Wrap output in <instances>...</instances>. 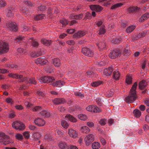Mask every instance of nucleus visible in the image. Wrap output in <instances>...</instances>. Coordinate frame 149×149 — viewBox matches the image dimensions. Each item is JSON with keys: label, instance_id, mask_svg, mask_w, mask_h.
Returning a JSON list of instances; mask_svg holds the SVG:
<instances>
[{"label": "nucleus", "instance_id": "nucleus-9", "mask_svg": "<svg viewBox=\"0 0 149 149\" xmlns=\"http://www.w3.org/2000/svg\"><path fill=\"white\" fill-rule=\"evenodd\" d=\"M121 52L120 50L111 51L110 52L109 56L111 58L115 59L120 55Z\"/></svg>", "mask_w": 149, "mask_h": 149}, {"label": "nucleus", "instance_id": "nucleus-6", "mask_svg": "<svg viewBox=\"0 0 149 149\" xmlns=\"http://www.w3.org/2000/svg\"><path fill=\"white\" fill-rule=\"evenodd\" d=\"M94 136L92 134L87 135L84 139V141L87 146H89L94 140Z\"/></svg>", "mask_w": 149, "mask_h": 149}, {"label": "nucleus", "instance_id": "nucleus-63", "mask_svg": "<svg viewBox=\"0 0 149 149\" xmlns=\"http://www.w3.org/2000/svg\"><path fill=\"white\" fill-rule=\"evenodd\" d=\"M60 23H61L63 25L65 26L68 24V21L65 20H61L60 21Z\"/></svg>", "mask_w": 149, "mask_h": 149}, {"label": "nucleus", "instance_id": "nucleus-41", "mask_svg": "<svg viewBox=\"0 0 149 149\" xmlns=\"http://www.w3.org/2000/svg\"><path fill=\"white\" fill-rule=\"evenodd\" d=\"M41 42L42 43L48 46L50 45V41L45 39H43L41 40Z\"/></svg>", "mask_w": 149, "mask_h": 149}, {"label": "nucleus", "instance_id": "nucleus-21", "mask_svg": "<svg viewBox=\"0 0 149 149\" xmlns=\"http://www.w3.org/2000/svg\"><path fill=\"white\" fill-rule=\"evenodd\" d=\"M120 77V74L119 71L116 70L113 72V78L114 79L118 80Z\"/></svg>", "mask_w": 149, "mask_h": 149}, {"label": "nucleus", "instance_id": "nucleus-42", "mask_svg": "<svg viewBox=\"0 0 149 149\" xmlns=\"http://www.w3.org/2000/svg\"><path fill=\"white\" fill-rule=\"evenodd\" d=\"M102 84L101 81H96L91 83V86L93 87H96Z\"/></svg>", "mask_w": 149, "mask_h": 149}, {"label": "nucleus", "instance_id": "nucleus-52", "mask_svg": "<svg viewBox=\"0 0 149 149\" xmlns=\"http://www.w3.org/2000/svg\"><path fill=\"white\" fill-rule=\"evenodd\" d=\"M16 139L20 141L22 140L23 139V137L22 135L20 134H17L15 136Z\"/></svg>", "mask_w": 149, "mask_h": 149}, {"label": "nucleus", "instance_id": "nucleus-54", "mask_svg": "<svg viewBox=\"0 0 149 149\" xmlns=\"http://www.w3.org/2000/svg\"><path fill=\"white\" fill-rule=\"evenodd\" d=\"M130 51L128 49H125L123 53L124 55L126 56H129L130 54Z\"/></svg>", "mask_w": 149, "mask_h": 149}, {"label": "nucleus", "instance_id": "nucleus-44", "mask_svg": "<svg viewBox=\"0 0 149 149\" xmlns=\"http://www.w3.org/2000/svg\"><path fill=\"white\" fill-rule=\"evenodd\" d=\"M121 41L120 38H114L111 40L112 43L115 44H118Z\"/></svg>", "mask_w": 149, "mask_h": 149}, {"label": "nucleus", "instance_id": "nucleus-5", "mask_svg": "<svg viewBox=\"0 0 149 149\" xmlns=\"http://www.w3.org/2000/svg\"><path fill=\"white\" fill-rule=\"evenodd\" d=\"M82 52L84 55L88 57H92L94 55L93 51L90 49L86 47L82 48Z\"/></svg>", "mask_w": 149, "mask_h": 149}, {"label": "nucleus", "instance_id": "nucleus-8", "mask_svg": "<svg viewBox=\"0 0 149 149\" xmlns=\"http://www.w3.org/2000/svg\"><path fill=\"white\" fill-rule=\"evenodd\" d=\"M6 27L11 31H16L17 29V26L14 22H8L6 24Z\"/></svg>", "mask_w": 149, "mask_h": 149}, {"label": "nucleus", "instance_id": "nucleus-27", "mask_svg": "<svg viewBox=\"0 0 149 149\" xmlns=\"http://www.w3.org/2000/svg\"><path fill=\"white\" fill-rule=\"evenodd\" d=\"M25 40L24 37L22 36H18L17 38L15 39V41L16 42H24V40Z\"/></svg>", "mask_w": 149, "mask_h": 149}, {"label": "nucleus", "instance_id": "nucleus-7", "mask_svg": "<svg viewBox=\"0 0 149 149\" xmlns=\"http://www.w3.org/2000/svg\"><path fill=\"white\" fill-rule=\"evenodd\" d=\"M54 80L53 77L50 76H45L41 77L39 79V81L41 83H49Z\"/></svg>", "mask_w": 149, "mask_h": 149}, {"label": "nucleus", "instance_id": "nucleus-1", "mask_svg": "<svg viewBox=\"0 0 149 149\" xmlns=\"http://www.w3.org/2000/svg\"><path fill=\"white\" fill-rule=\"evenodd\" d=\"M137 86V84L135 82L133 85L130 91L129 95L125 98V101L129 103L134 102L137 97L136 89Z\"/></svg>", "mask_w": 149, "mask_h": 149}, {"label": "nucleus", "instance_id": "nucleus-55", "mask_svg": "<svg viewBox=\"0 0 149 149\" xmlns=\"http://www.w3.org/2000/svg\"><path fill=\"white\" fill-rule=\"evenodd\" d=\"M74 95L76 96H78L81 98H83L84 97V95L83 94H82L81 93L79 92H74Z\"/></svg>", "mask_w": 149, "mask_h": 149}, {"label": "nucleus", "instance_id": "nucleus-39", "mask_svg": "<svg viewBox=\"0 0 149 149\" xmlns=\"http://www.w3.org/2000/svg\"><path fill=\"white\" fill-rule=\"evenodd\" d=\"M26 83L27 84H36L37 82L36 81L35 79L33 78L29 79V80H26Z\"/></svg>", "mask_w": 149, "mask_h": 149}, {"label": "nucleus", "instance_id": "nucleus-33", "mask_svg": "<svg viewBox=\"0 0 149 149\" xmlns=\"http://www.w3.org/2000/svg\"><path fill=\"white\" fill-rule=\"evenodd\" d=\"M40 114L44 117H48L50 116V113L46 110L42 111L40 112Z\"/></svg>", "mask_w": 149, "mask_h": 149}, {"label": "nucleus", "instance_id": "nucleus-32", "mask_svg": "<svg viewBox=\"0 0 149 149\" xmlns=\"http://www.w3.org/2000/svg\"><path fill=\"white\" fill-rule=\"evenodd\" d=\"M33 136L34 140L36 141L39 140L40 138L41 135L39 132H36L33 134Z\"/></svg>", "mask_w": 149, "mask_h": 149}, {"label": "nucleus", "instance_id": "nucleus-17", "mask_svg": "<svg viewBox=\"0 0 149 149\" xmlns=\"http://www.w3.org/2000/svg\"><path fill=\"white\" fill-rule=\"evenodd\" d=\"M52 63L54 66L57 67L60 66L61 64L60 60L59 58H57L53 59Z\"/></svg>", "mask_w": 149, "mask_h": 149}, {"label": "nucleus", "instance_id": "nucleus-10", "mask_svg": "<svg viewBox=\"0 0 149 149\" xmlns=\"http://www.w3.org/2000/svg\"><path fill=\"white\" fill-rule=\"evenodd\" d=\"M35 62L38 64H40L41 65H44L48 64V61L45 59L44 57H42L37 58L35 60Z\"/></svg>", "mask_w": 149, "mask_h": 149}, {"label": "nucleus", "instance_id": "nucleus-23", "mask_svg": "<svg viewBox=\"0 0 149 149\" xmlns=\"http://www.w3.org/2000/svg\"><path fill=\"white\" fill-rule=\"evenodd\" d=\"M53 103L55 104H63L65 102V100L63 98H56L53 101Z\"/></svg>", "mask_w": 149, "mask_h": 149}, {"label": "nucleus", "instance_id": "nucleus-38", "mask_svg": "<svg viewBox=\"0 0 149 149\" xmlns=\"http://www.w3.org/2000/svg\"><path fill=\"white\" fill-rule=\"evenodd\" d=\"M45 17L44 15L43 14L37 15L35 17L34 19L36 20H40L44 19Z\"/></svg>", "mask_w": 149, "mask_h": 149}, {"label": "nucleus", "instance_id": "nucleus-25", "mask_svg": "<svg viewBox=\"0 0 149 149\" xmlns=\"http://www.w3.org/2000/svg\"><path fill=\"white\" fill-rule=\"evenodd\" d=\"M147 85V83L144 80H142L139 82V87L141 89H144Z\"/></svg>", "mask_w": 149, "mask_h": 149}, {"label": "nucleus", "instance_id": "nucleus-62", "mask_svg": "<svg viewBox=\"0 0 149 149\" xmlns=\"http://www.w3.org/2000/svg\"><path fill=\"white\" fill-rule=\"evenodd\" d=\"M99 123L101 125H104L107 123V121L105 119H102L99 121Z\"/></svg>", "mask_w": 149, "mask_h": 149}, {"label": "nucleus", "instance_id": "nucleus-60", "mask_svg": "<svg viewBox=\"0 0 149 149\" xmlns=\"http://www.w3.org/2000/svg\"><path fill=\"white\" fill-rule=\"evenodd\" d=\"M93 107H94L93 106L89 105L86 108V109L88 111L92 112L93 110Z\"/></svg>", "mask_w": 149, "mask_h": 149}, {"label": "nucleus", "instance_id": "nucleus-14", "mask_svg": "<svg viewBox=\"0 0 149 149\" xmlns=\"http://www.w3.org/2000/svg\"><path fill=\"white\" fill-rule=\"evenodd\" d=\"M86 33L83 31H79L73 35V37L75 38H79L84 36Z\"/></svg>", "mask_w": 149, "mask_h": 149}, {"label": "nucleus", "instance_id": "nucleus-61", "mask_svg": "<svg viewBox=\"0 0 149 149\" xmlns=\"http://www.w3.org/2000/svg\"><path fill=\"white\" fill-rule=\"evenodd\" d=\"M29 132L28 131H26L23 133L24 136L26 139H28L29 137Z\"/></svg>", "mask_w": 149, "mask_h": 149}, {"label": "nucleus", "instance_id": "nucleus-26", "mask_svg": "<svg viewBox=\"0 0 149 149\" xmlns=\"http://www.w3.org/2000/svg\"><path fill=\"white\" fill-rule=\"evenodd\" d=\"M149 18V13H145L140 18V22H142Z\"/></svg>", "mask_w": 149, "mask_h": 149}, {"label": "nucleus", "instance_id": "nucleus-20", "mask_svg": "<svg viewBox=\"0 0 149 149\" xmlns=\"http://www.w3.org/2000/svg\"><path fill=\"white\" fill-rule=\"evenodd\" d=\"M113 71V69L111 67H109L104 70V74L106 76H109L111 74Z\"/></svg>", "mask_w": 149, "mask_h": 149}, {"label": "nucleus", "instance_id": "nucleus-45", "mask_svg": "<svg viewBox=\"0 0 149 149\" xmlns=\"http://www.w3.org/2000/svg\"><path fill=\"white\" fill-rule=\"evenodd\" d=\"M41 109V107L40 106H36L31 108V110L33 111H40Z\"/></svg>", "mask_w": 149, "mask_h": 149}, {"label": "nucleus", "instance_id": "nucleus-64", "mask_svg": "<svg viewBox=\"0 0 149 149\" xmlns=\"http://www.w3.org/2000/svg\"><path fill=\"white\" fill-rule=\"evenodd\" d=\"M15 108L18 110H22L24 109L23 107L21 105H17L15 106Z\"/></svg>", "mask_w": 149, "mask_h": 149}, {"label": "nucleus", "instance_id": "nucleus-31", "mask_svg": "<svg viewBox=\"0 0 149 149\" xmlns=\"http://www.w3.org/2000/svg\"><path fill=\"white\" fill-rule=\"evenodd\" d=\"M133 113L135 117L138 118L141 115V112L138 109H135L133 111Z\"/></svg>", "mask_w": 149, "mask_h": 149}, {"label": "nucleus", "instance_id": "nucleus-4", "mask_svg": "<svg viewBox=\"0 0 149 149\" xmlns=\"http://www.w3.org/2000/svg\"><path fill=\"white\" fill-rule=\"evenodd\" d=\"M9 50V47L7 43L0 42V54L7 52Z\"/></svg>", "mask_w": 149, "mask_h": 149}, {"label": "nucleus", "instance_id": "nucleus-47", "mask_svg": "<svg viewBox=\"0 0 149 149\" xmlns=\"http://www.w3.org/2000/svg\"><path fill=\"white\" fill-rule=\"evenodd\" d=\"M42 51L41 50H40L39 53L37 52L34 54L32 56L35 57H37L38 56L43 55L44 54V52H42Z\"/></svg>", "mask_w": 149, "mask_h": 149}, {"label": "nucleus", "instance_id": "nucleus-28", "mask_svg": "<svg viewBox=\"0 0 149 149\" xmlns=\"http://www.w3.org/2000/svg\"><path fill=\"white\" fill-rule=\"evenodd\" d=\"M81 130L83 133L86 134L90 132V129L87 126H84L81 127Z\"/></svg>", "mask_w": 149, "mask_h": 149}, {"label": "nucleus", "instance_id": "nucleus-29", "mask_svg": "<svg viewBox=\"0 0 149 149\" xmlns=\"http://www.w3.org/2000/svg\"><path fill=\"white\" fill-rule=\"evenodd\" d=\"M136 26L134 25H132L127 27L126 30V31L128 33H130L135 29Z\"/></svg>", "mask_w": 149, "mask_h": 149}, {"label": "nucleus", "instance_id": "nucleus-15", "mask_svg": "<svg viewBox=\"0 0 149 149\" xmlns=\"http://www.w3.org/2000/svg\"><path fill=\"white\" fill-rule=\"evenodd\" d=\"M90 8L92 10H95L98 12L101 11L102 10V8L97 5H91L90 6Z\"/></svg>", "mask_w": 149, "mask_h": 149}, {"label": "nucleus", "instance_id": "nucleus-36", "mask_svg": "<svg viewBox=\"0 0 149 149\" xmlns=\"http://www.w3.org/2000/svg\"><path fill=\"white\" fill-rule=\"evenodd\" d=\"M106 32V30L104 26H102L100 28L98 34L99 35H102L104 34Z\"/></svg>", "mask_w": 149, "mask_h": 149}, {"label": "nucleus", "instance_id": "nucleus-46", "mask_svg": "<svg viewBox=\"0 0 149 149\" xmlns=\"http://www.w3.org/2000/svg\"><path fill=\"white\" fill-rule=\"evenodd\" d=\"M132 78L131 76L130 75L127 76L126 79V83L128 84H130L132 83Z\"/></svg>", "mask_w": 149, "mask_h": 149}, {"label": "nucleus", "instance_id": "nucleus-13", "mask_svg": "<svg viewBox=\"0 0 149 149\" xmlns=\"http://www.w3.org/2000/svg\"><path fill=\"white\" fill-rule=\"evenodd\" d=\"M68 132L70 136L73 138H75L77 136V132L72 129H69Z\"/></svg>", "mask_w": 149, "mask_h": 149}, {"label": "nucleus", "instance_id": "nucleus-43", "mask_svg": "<svg viewBox=\"0 0 149 149\" xmlns=\"http://www.w3.org/2000/svg\"><path fill=\"white\" fill-rule=\"evenodd\" d=\"M23 78V75H17V79H19L20 80V82H26L27 78Z\"/></svg>", "mask_w": 149, "mask_h": 149}, {"label": "nucleus", "instance_id": "nucleus-30", "mask_svg": "<svg viewBox=\"0 0 149 149\" xmlns=\"http://www.w3.org/2000/svg\"><path fill=\"white\" fill-rule=\"evenodd\" d=\"M139 9V8L137 6L136 7H131L128 9V11L130 13H133L138 11Z\"/></svg>", "mask_w": 149, "mask_h": 149}, {"label": "nucleus", "instance_id": "nucleus-40", "mask_svg": "<svg viewBox=\"0 0 149 149\" xmlns=\"http://www.w3.org/2000/svg\"><path fill=\"white\" fill-rule=\"evenodd\" d=\"M78 117L79 119L82 120H85L87 119L86 116L83 114L78 115Z\"/></svg>", "mask_w": 149, "mask_h": 149}, {"label": "nucleus", "instance_id": "nucleus-56", "mask_svg": "<svg viewBox=\"0 0 149 149\" xmlns=\"http://www.w3.org/2000/svg\"><path fill=\"white\" fill-rule=\"evenodd\" d=\"M23 2L28 6H33V3L31 1L27 0H24Z\"/></svg>", "mask_w": 149, "mask_h": 149}, {"label": "nucleus", "instance_id": "nucleus-19", "mask_svg": "<svg viewBox=\"0 0 149 149\" xmlns=\"http://www.w3.org/2000/svg\"><path fill=\"white\" fill-rule=\"evenodd\" d=\"M64 83L63 81L59 80L52 83V85L54 87H61L63 86Z\"/></svg>", "mask_w": 149, "mask_h": 149}, {"label": "nucleus", "instance_id": "nucleus-50", "mask_svg": "<svg viewBox=\"0 0 149 149\" xmlns=\"http://www.w3.org/2000/svg\"><path fill=\"white\" fill-rule=\"evenodd\" d=\"M45 94V91H38L36 92V95L40 96L43 97Z\"/></svg>", "mask_w": 149, "mask_h": 149}, {"label": "nucleus", "instance_id": "nucleus-59", "mask_svg": "<svg viewBox=\"0 0 149 149\" xmlns=\"http://www.w3.org/2000/svg\"><path fill=\"white\" fill-rule=\"evenodd\" d=\"M107 93V96L108 97L112 96L113 94V90L111 89L110 91H108Z\"/></svg>", "mask_w": 149, "mask_h": 149}, {"label": "nucleus", "instance_id": "nucleus-51", "mask_svg": "<svg viewBox=\"0 0 149 149\" xmlns=\"http://www.w3.org/2000/svg\"><path fill=\"white\" fill-rule=\"evenodd\" d=\"M102 111L100 109H99L97 106H94L93 107V112L95 113H99Z\"/></svg>", "mask_w": 149, "mask_h": 149}, {"label": "nucleus", "instance_id": "nucleus-16", "mask_svg": "<svg viewBox=\"0 0 149 149\" xmlns=\"http://www.w3.org/2000/svg\"><path fill=\"white\" fill-rule=\"evenodd\" d=\"M83 17V15L82 14H79L78 15L74 14H71L70 15V18L71 19H80Z\"/></svg>", "mask_w": 149, "mask_h": 149}, {"label": "nucleus", "instance_id": "nucleus-11", "mask_svg": "<svg viewBox=\"0 0 149 149\" xmlns=\"http://www.w3.org/2000/svg\"><path fill=\"white\" fill-rule=\"evenodd\" d=\"M35 124L38 126H42L45 124V121L43 119L38 118L34 120Z\"/></svg>", "mask_w": 149, "mask_h": 149}, {"label": "nucleus", "instance_id": "nucleus-58", "mask_svg": "<svg viewBox=\"0 0 149 149\" xmlns=\"http://www.w3.org/2000/svg\"><path fill=\"white\" fill-rule=\"evenodd\" d=\"M6 102L8 103L12 104L13 103V100L10 98H7L6 100Z\"/></svg>", "mask_w": 149, "mask_h": 149}, {"label": "nucleus", "instance_id": "nucleus-2", "mask_svg": "<svg viewBox=\"0 0 149 149\" xmlns=\"http://www.w3.org/2000/svg\"><path fill=\"white\" fill-rule=\"evenodd\" d=\"M12 142V141L10 139L9 136L5 135L3 132H0V143L1 144L6 145Z\"/></svg>", "mask_w": 149, "mask_h": 149}, {"label": "nucleus", "instance_id": "nucleus-57", "mask_svg": "<svg viewBox=\"0 0 149 149\" xmlns=\"http://www.w3.org/2000/svg\"><path fill=\"white\" fill-rule=\"evenodd\" d=\"M38 8L39 10L41 11H45L46 9V7L44 5L38 7Z\"/></svg>", "mask_w": 149, "mask_h": 149}, {"label": "nucleus", "instance_id": "nucleus-18", "mask_svg": "<svg viewBox=\"0 0 149 149\" xmlns=\"http://www.w3.org/2000/svg\"><path fill=\"white\" fill-rule=\"evenodd\" d=\"M14 10L12 8H9L6 10V16L8 17H12L13 15Z\"/></svg>", "mask_w": 149, "mask_h": 149}, {"label": "nucleus", "instance_id": "nucleus-12", "mask_svg": "<svg viewBox=\"0 0 149 149\" xmlns=\"http://www.w3.org/2000/svg\"><path fill=\"white\" fill-rule=\"evenodd\" d=\"M29 42L33 48H36L38 46L39 44L38 42L33 38H30L29 40Z\"/></svg>", "mask_w": 149, "mask_h": 149}, {"label": "nucleus", "instance_id": "nucleus-48", "mask_svg": "<svg viewBox=\"0 0 149 149\" xmlns=\"http://www.w3.org/2000/svg\"><path fill=\"white\" fill-rule=\"evenodd\" d=\"M123 5L121 3H117L113 5L111 7V9H114L116 8L121 7Z\"/></svg>", "mask_w": 149, "mask_h": 149}, {"label": "nucleus", "instance_id": "nucleus-22", "mask_svg": "<svg viewBox=\"0 0 149 149\" xmlns=\"http://www.w3.org/2000/svg\"><path fill=\"white\" fill-rule=\"evenodd\" d=\"M65 118L66 120H68L70 121L75 123L77 121V120L71 115H67L65 116Z\"/></svg>", "mask_w": 149, "mask_h": 149}, {"label": "nucleus", "instance_id": "nucleus-49", "mask_svg": "<svg viewBox=\"0 0 149 149\" xmlns=\"http://www.w3.org/2000/svg\"><path fill=\"white\" fill-rule=\"evenodd\" d=\"M17 52L19 54L22 55L25 54L26 52V51L25 49L21 48H18L17 49Z\"/></svg>", "mask_w": 149, "mask_h": 149}, {"label": "nucleus", "instance_id": "nucleus-24", "mask_svg": "<svg viewBox=\"0 0 149 149\" xmlns=\"http://www.w3.org/2000/svg\"><path fill=\"white\" fill-rule=\"evenodd\" d=\"M97 45L100 50H102L105 48L106 45L104 42H100L97 43Z\"/></svg>", "mask_w": 149, "mask_h": 149}, {"label": "nucleus", "instance_id": "nucleus-3", "mask_svg": "<svg viewBox=\"0 0 149 149\" xmlns=\"http://www.w3.org/2000/svg\"><path fill=\"white\" fill-rule=\"evenodd\" d=\"M12 126L13 128L19 130H23L25 128L24 125L22 122L18 121L13 122Z\"/></svg>", "mask_w": 149, "mask_h": 149}, {"label": "nucleus", "instance_id": "nucleus-53", "mask_svg": "<svg viewBox=\"0 0 149 149\" xmlns=\"http://www.w3.org/2000/svg\"><path fill=\"white\" fill-rule=\"evenodd\" d=\"M7 5L6 2L4 0H0V7H4Z\"/></svg>", "mask_w": 149, "mask_h": 149}, {"label": "nucleus", "instance_id": "nucleus-37", "mask_svg": "<svg viewBox=\"0 0 149 149\" xmlns=\"http://www.w3.org/2000/svg\"><path fill=\"white\" fill-rule=\"evenodd\" d=\"M62 126L65 129H67L68 127L69 124L65 120H62L61 121Z\"/></svg>", "mask_w": 149, "mask_h": 149}, {"label": "nucleus", "instance_id": "nucleus-35", "mask_svg": "<svg viewBox=\"0 0 149 149\" xmlns=\"http://www.w3.org/2000/svg\"><path fill=\"white\" fill-rule=\"evenodd\" d=\"M92 147L93 149H98L100 148V143L97 142H94L92 144Z\"/></svg>", "mask_w": 149, "mask_h": 149}, {"label": "nucleus", "instance_id": "nucleus-34", "mask_svg": "<svg viewBox=\"0 0 149 149\" xmlns=\"http://www.w3.org/2000/svg\"><path fill=\"white\" fill-rule=\"evenodd\" d=\"M58 146L61 149H67V146L66 143L64 142H61L58 145Z\"/></svg>", "mask_w": 149, "mask_h": 149}]
</instances>
